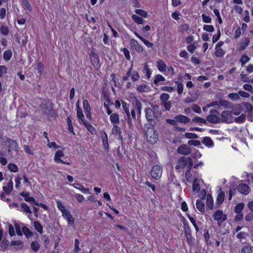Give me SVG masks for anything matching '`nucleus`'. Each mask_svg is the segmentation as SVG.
<instances>
[{"mask_svg":"<svg viewBox=\"0 0 253 253\" xmlns=\"http://www.w3.org/2000/svg\"><path fill=\"white\" fill-rule=\"evenodd\" d=\"M192 166L193 160L191 158L181 157L178 159L175 169L179 171L180 169H183L186 167L189 172Z\"/></svg>","mask_w":253,"mask_h":253,"instance_id":"obj_1","label":"nucleus"},{"mask_svg":"<svg viewBox=\"0 0 253 253\" xmlns=\"http://www.w3.org/2000/svg\"><path fill=\"white\" fill-rule=\"evenodd\" d=\"M40 108L45 115L52 116L54 114L52 103L49 99L43 100L40 105Z\"/></svg>","mask_w":253,"mask_h":253,"instance_id":"obj_2","label":"nucleus"},{"mask_svg":"<svg viewBox=\"0 0 253 253\" xmlns=\"http://www.w3.org/2000/svg\"><path fill=\"white\" fill-rule=\"evenodd\" d=\"M146 137L149 143L154 144L158 140V134L155 129L153 127H148L146 131Z\"/></svg>","mask_w":253,"mask_h":253,"instance_id":"obj_3","label":"nucleus"},{"mask_svg":"<svg viewBox=\"0 0 253 253\" xmlns=\"http://www.w3.org/2000/svg\"><path fill=\"white\" fill-rule=\"evenodd\" d=\"M219 113L215 109H211L210 115L206 118V120L211 123L217 124L220 122Z\"/></svg>","mask_w":253,"mask_h":253,"instance_id":"obj_4","label":"nucleus"},{"mask_svg":"<svg viewBox=\"0 0 253 253\" xmlns=\"http://www.w3.org/2000/svg\"><path fill=\"white\" fill-rule=\"evenodd\" d=\"M213 218L214 220L218 221V224L220 225V223L225 221L227 219L226 215L223 213L222 210L216 211L213 215Z\"/></svg>","mask_w":253,"mask_h":253,"instance_id":"obj_5","label":"nucleus"},{"mask_svg":"<svg viewBox=\"0 0 253 253\" xmlns=\"http://www.w3.org/2000/svg\"><path fill=\"white\" fill-rule=\"evenodd\" d=\"M163 172L162 168L159 165H155L152 169L151 175L155 179L161 178Z\"/></svg>","mask_w":253,"mask_h":253,"instance_id":"obj_6","label":"nucleus"},{"mask_svg":"<svg viewBox=\"0 0 253 253\" xmlns=\"http://www.w3.org/2000/svg\"><path fill=\"white\" fill-rule=\"evenodd\" d=\"M5 143L8 144V152L9 153L11 150L18 152L19 146L16 140L6 138Z\"/></svg>","mask_w":253,"mask_h":253,"instance_id":"obj_7","label":"nucleus"},{"mask_svg":"<svg viewBox=\"0 0 253 253\" xmlns=\"http://www.w3.org/2000/svg\"><path fill=\"white\" fill-rule=\"evenodd\" d=\"M64 156L63 152L61 150H58L56 152L54 157V161L57 163H61L63 164H66L67 165H71V161H64L63 160L61 159V158Z\"/></svg>","mask_w":253,"mask_h":253,"instance_id":"obj_8","label":"nucleus"},{"mask_svg":"<svg viewBox=\"0 0 253 253\" xmlns=\"http://www.w3.org/2000/svg\"><path fill=\"white\" fill-rule=\"evenodd\" d=\"M232 112L224 111L221 114L220 122H231Z\"/></svg>","mask_w":253,"mask_h":253,"instance_id":"obj_9","label":"nucleus"},{"mask_svg":"<svg viewBox=\"0 0 253 253\" xmlns=\"http://www.w3.org/2000/svg\"><path fill=\"white\" fill-rule=\"evenodd\" d=\"M238 192L243 195H247L250 192V189L249 186L245 183H241L237 187Z\"/></svg>","mask_w":253,"mask_h":253,"instance_id":"obj_10","label":"nucleus"},{"mask_svg":"<svg viewBox=\"0 0 253 253\" xmlns=\"http://www.w3.org/2000/svg\"><path fill=\"white\" fill-rule=\"evenodd\" d=\"M177 151L179 154L187 155L191 153V150L188 146L183 144L178 147Z\"/></svg>","mask_w":253,"mask_h":253,"instance_id":"obj_11","label":"nucleus"},{"mask_svg":"<svg viewBox=\"0 0 253 253\" xmlns=\"http://www.w3.org/2000/svg\"><path fill=\"white\" fill-rule=\"evenodd\" d=\"M129 43L132 48H133L138 52H141L143 51V47L139 45L138 42L134 39H131Z\"/></svg>","mask_w":253,"mask_h":253,"instance_id":"obj_12","label":"nucleus"},{"mask_svg":"<svg viewBox=\"0 0 253 253\" xmlns=\"http://www.w3.org/2000/svg\"><path fill=\"white\" fill-rule=\"evenodd\" d=\"M91 62L94 67H98L100 66L99 59L98 56L94 52L92 51L90 55Z\"/></svg>","mask_w":253,"mask_h":253,"instance_id":"obj_13","label":"nucleus"},{"mask_svg":"<svg viewBox=\"0 0 253 253\" xmlns=\"http://www.w3.org/2000/svg\"><path fill=\"white\" fill-rule=\"evenodd\" d=\"M224 192L221 190L219 192L216 201V208H218L220 205L223 203L224 200Z\"/></svg>","mask_w":253,"mask_h":253,"instance_id":"obj_14","label":"nucleus"},{"mask_svg":"<svg viewBox=\"0 0 253 253\" xmlns=\"http://www.w3.org/2000/svg\"><path fill=\"white\" fill-rule=\"evenodd\" d=\"M62 215L64 218L67 220L69 224H74L75 220L74 218L68 210H67L66 211H64V212L62 213Z\"/></svg>","mask_w":253,"mask_h":253,"instance_id":"obj_15","label":"nucleus"},{"mask_svg":"<svg viewBox=\"0 0 253 253\" xmlns=\"http://www.w3.org/2000/svg\"><path fill=\"white\" fill-rule=\"evenodd\" d=\"M145 116L148 121H152L155 119V115L153 110L150 108H146L145 110Z\"/></svg>","mask_w":253,"mask_h":253,"instance_id":"obj_16","label":"nucleus"},{"mask_svg":"<svg viewBox=\"0 0 253 253\" xmlns=\"http://www.w3.org/2000/svg\"><path fill=\"white\" fill-rule=\"evenodd\" d=\"M174 119L176 120L177 122L183 123V124H187L190 122V119L183 115H178L174 117Z\"/></svg>","mask_w":253,"mask_h":253,"instance_id":"obj_17","label":"nucleus"},{"mask_svg":"<svg viewBox=\"0 0 253 253\" xmlns=\"http://www.w3.org/2000/svg\"><path fill=\"white\" fill-rule=\"evenodd\" d=\"M112 132L113 134L118 135L120 140H123V137L122 135V131L118 125H114L112 129Z\"/></svg>","mask_w":253,"mask_h":253,"instance_id":"obj_18","label":"nucleus"},{"mask_svg":"<svg viewBox=\"0 0 253 253\" xmlns=\"http://www.w3.org/2000/svg\"><path fill=\"white\" fill-rule=\"evenodd\" d=\"M250 42V39L248 37L242 40L240 43L239 47L238 48L239 50H244L249 45Z\"/></svg>","mask_w":253,"mask_h":253,"instance_id":"obj_19","label":"nucleus"},{"mask_svg":"<svg viewBox=\"0 0 253 253\" xmlns=\"http://www.w3.org/2000/svg\"><path fill=\"white\" fill-rule=\"evenodd\" d=\"M20 195L24 198L25 201L27 202L32 203L34 204L36 202L35 199L33 197H30V193L29 192H23L20 193Z\"/></svg>","mask_w":253,"mask_h":253,"instance_id":"obj_20","label":"nucleus"},{"mask_svg":"<svg viewBox=\"0 0 253 253\" xmlns=\"http://www.w3.org/2000/svg\"><path fill=\"white\" fill-rule=\"evenodd\" d=\"M70 185L74 188L79 189L84 194H87L89 193V189L84 188L80 183L76 182Z\"/></svg>","mask_w":253,"mask_h":253,"instance_id":"obj_21","label":"nucleus"},{"mask_svg":"<svg viewBox=\"0 0 253 253\" xmlns=\"http://www.w3.org/2000/svg\"><path fill=\"white\" fill-rule=\"evenodd\" d=\"M241 253H253V247L250 243H247L242 247Z\"/></svg>","mask_w":253,"mask_h":253,"instance_id":"obj_22","label":"nucleus"},{"mask_svg":"<svg viewBox=\"0 0 253 253\" xmlns=\"http://www.w3.org/2000/svg\"><path fill=\"white\" fill-rule=\"evenodd\" d=\"M110 120L111 123L114 125H118L120 123L119 116L117 113H114L111 114L110 117Z\"/></svg>","mask_w":253,"mask_h":253,"instance_id":"obj_23","label":"nucleus"},{"mask_svg":"<svg viewBox=\"0 0 253 253\" xmlns=\"http://www.w3.org/2000/svg\"><path fill=\"white\" fill-rule=\"evenodd\" d=\"M202 142L208 147H212L214 145L213 141L209 137H204Z\"/></svg>","mask_w":253,"mask_h":253,"instance_id":"obj_24","label":"nucleus"},{"mask_svg":"<svg viewBox=\"0 0 253 253\" xmlns=\"http://www.w3.org/2000/svg\"><path fill=\"white\" fill-rule=\"evenodd\" d=\"M207 207L211 210L213 209V201L211 194H208L207 196Z\"/></svg>","mask_w":253,"mask_h":253,"instance_id":"obj_25","label":"nucleus"},{"mask_svg":"<svg viewBox=\"0 0 253 253\" xmlns=\"http://www.w3.org/2000/svg\"><path fill=\"white\" fill-rule=\"evenodd\" d=\"M2 189L4 193L9 195L13 190V182L12 181H9L7 186H3Z\"/></svg>","mask_w":253,"mask_h":253,"instance_id":"obj_26","label":"nucleus"},{"mask_svg":"<svg viewBox=\"0 0 253 253\" xmlns=\"http://www.w3.org/2000/svg\"><path fill=\"white\" fill-rule=\"evenodd\" d=\"M157 67L160 72H164L166 70V64L162 60H160L157 61Z\"/></svg>","mask_w":253,"mask_h":253,"instance_id":"obj_27","label":"nucleus"},{"mask_svg":"<svg viewBox=\"0 0 253 253\" xmlns=\"http://www.w3.org/2000/svg\"><path fill=\"white\" fill-rule=\"evenodd\" d=\"M101 139L104 149H108L109 147L108 135L107 134L105 131L104 132L103 134L101 136Z\"/></svg>","mask_w":253,"mask_h":253,"instance_id":"obj_28","label":"nucleus"},{"mask_svg":"<svg viewBox=\"0 0 253 253\" xmlns=\"http://www.w3.org/2000/svg\"><path fill=\"white\" fill-rule=\"evenodd\" d=\"M149 87L146 85H145V84H142V85H139L137 86V90L140 92V93H142V92H148L149 90Z\"/></svg>","mask_w":253,"mask_h":253,"instance_id":"obj_29","label":"nucleus"},{"mask_svg":"<svg viewBox=\"0 0 253 253\" xmlns=\"http://www.w3.org/2000/svg\"><path fill=\"white\" fill-rule=\"evenodd\" d=\"M12 53L11 50L7 49L4 52L3 54V58L4 60H5L6 61H8L10 59V58L12 57Z\"/></svg>","mask_w":253,"mask_h":253,"instance_id":"obj_30","label":"nucleus"},{"mask_svg":"<svg viewBox=\"0 0 253 253\" xmlns=\"http://www.w3.org/2000/svg\"><path fill=\"white\" fill-rule=\"evenodd\" d=\"M196 204L197 209L200 211L204 212L205 211V205L200 200H197Z\"/></svg>","mask_w":253,"mask_h":253,"instance_id":"obj_31","label":"nucleus"},{"mask_svg":"<svg viewBox=\"0 0 253 253\" xmlns=\"http://www.w3.org/2000/svg\"><path fill=\"white\" fill-rule=\"evenodd\" d=\"M34 226L36 230L39 232L40 233L42 234L43 232V229H42V226L41 224V223L37 221H36L34 222Z\"/></svg>","mask_w":253,"mask_h":253,"instance_id":"obj_32","label":"nucleus"},{"mask_svg":"<svg viewBox=\"0 0 253 253\" xmlns=\"http://www.w3.org/2000/svg\"><path fill=\"white\" fill-rule=\"evenodd\" d=\"M31 248L34 252H37L40 248V245L39 243L35 241L32 242Z\"/></svg>","mask_w":253,"mask_h":253,"instance_id":"obj_33","label":"nucleus"},{"mask_svg":"<svg viewBox=\"0 0 253 253\" xmlns=\"http://www.w3.org/2000/svg\"><path fill=\"white\" fill-rule=\"evenodd\" d=\"M21 207L22 210L21 211L26 212L27 213H31L32 211L29 207V206L25 203H22L21 204Z\"/></svg>","mask_w":253,"mask_h":253,"instance_id":"obj_34","label":"nucleus"},{"mask_svg":"<svg viewBox=\"0 0 253 253\" xmlns=\"http://www.w3.org/2000/svg\"><path fill=\"white\" fill-rule=\"evenodd\" d=\"M225 53V51L221 48H217L215 47V55L216 57H219L223 56Z\"/></svg>","mask_w":253,"mask_h":253,"instance_id":"obj_35","label":"nucleus"},{"mask_svg":"<svg viewBox=\"0 0 253 253\" xmlns=\"http://www.w3.org/2000/svg\"><path fill=\"white\" fill-rule=\"evenodd\" d=\"M135 110L136 113L137 114V116L139 117L141 114V111L142 109V104L140 102L137 101L135 105Z\"/></svg>","mask_w":253,"mask_h":253,"instance_id":"obj_36","label":"nucleus"},{"mask_svg":"<svg viewBox=\"0 0 253 253\" xmlns=\"http://www.w3.org/2000/svg\"><path fill=\"white\" fill-rule=\"evenodd\" d=\"M165 81V78L161 75L158 74L155 76V79L154 81V83L155 84H157L160 82Z\"/></svg>","mask_w":253,"mask_h":253,"instance_id":"obj_37","label":"nucleus"},{"mask_svg":"<svg viewBox=\"0 0 253 253\" xmlns=\"http://www.w3.org/2000/svg\"><path fill=\"white\" fill-rule=\"evenodd\" d=\"M244 207V204L243 203H239L236 206L234 211L237 213H241L242 211L243 210Z\"/></svg>","mask_w":253,"mask_h":253,"instance_id":"obj_38","label":"nucleus"},{"mask_svg":"<svg viewBox=\"0 0 253 253\" xmlns=\"http://www.w3.org/2000/svg\"><path fill=\"white\" fill-rule=\"evenodd\" d=\"M192 188L194 191L198 192L200 190V186L197 179H195L193 181Z\"/></svg>","mask_w":253,"mask_h":253,"instance_id":"obj_39","label":"nucleus"},{"mask_svg":"<svg viewBox=\"0 0 253 253\" xmlns=\"http://www.w3.org/2000/svg\"><path fill=\"white\" fill-rule=\"evenodd\" d=\"M132 18L133 20L138 24H141L144 21V20L141 17L135 14L132 15Z\"/></svg>","mask_w":253,"mask_h":253,"instance_id":"obj_40","label":"nucleus"},{"mask_svg":"<svg viewBox=\"0 0 253 253\" xmlns=\"http://www.w3.org/2000/svg\"><path fill=\"white\" fill-rule=\"evenodd\" d=\"M189 29V26L187 24H181L178 28V32L183 33L184 31H187Z\"/></svg>","mask_w":253,"mask_h":253,"instance_id":"obj_41","label":"nucleus"},{"mask_svg":"<svg viewBox=\"0 0 253 253\" xmlns=\"http://www.w3.org/2000/svg\"><path fill=\"white\" fill-rule=\"evenodd\" d=\"M169 95L167 93H162L160 97V100L162 103L167 101L169 98Z\"/></svg>","mask_w":253,"mask_h":253,"instance_id":"obj_42","label":"nucleus"},{"mask_svg":"<svg viewBox=\"0 0 253 253\" xmlns=\"http://www.w3.org/2000/svg\"><path fill=\"white\" fill-rule=\"evenodd\" d=\"M8 168L9 170L13 172H16L18 170V167L13 163H10L8 165Z\"/></svg>","mask_w":253,"mask_h":253,"instance_id":"obj_43","label":"nucleus"},{"mask_svg":"<svg viewBox=\"0 0 253 253\" xmlns=\"http://www.w3.org/2000/svg\"><path fill=\"white\" fill-rule=\"evenodd\" d=\"M228 97L231 99L237 101L240 99L239 94L238 93H231L228 94Z\"/></svg>","mask_w":253,"mask_h":253,"instance_id":"obj_44","label":"nucleus"},{"mask_svg":"<svg viewBox=\"0 0 253 253\" xmlns=\"http://www.w3.org/2000/svg\"><path fill=\"white\" fill-rule=\"evenodd\" d=\"M250 58L246 54H243L240 58L242 66H243L246 63L249 61Z\"/></svg>","mask_w":253,"mask_h":253,"instance_id":"obj_45","label":"nucleus"},{"mask_svg":"<svg viewBox=\"0 0 253 253\" xmlns=\"http://www.w3.org/2000/svg\"><path fill=\"white\" fill-rule=\"evenodd\" d=\"M130 76L131 79L133 82L137 81L140 78L139 74L137 71H133L132 73L131 72Z\"/></svg>","mask_w":253,"mask_h":253,"instance_id":"obj_46","label":"nucleus"},{"mask_svg":"<svg viewBox=\"0 0 253 253\" xmlns=\"http://www.w3.org/2000/svg\"><path fill=\"white\" fill-rule=\"evenodd\" d=\"M219 104L220 106L225 107V108H229L230 103L226 100L220 98L219 99Z\"/></svg>","mask_w":253,"mask_h":253,"instance_id":"obj_47","label":"nucleus"},{"mask_svg":"<svg viewBox=\"0 0 253 253\" xmlns=\"http://www.w3.org/2000/svg\"><path fill=\"white\" fill-rule=\"evenodd\" d=\"M57 204V208L62 212V213L66 211L67 210L65 209L64 206L62 204L61 202L59 200L56 201Z\"/></svg>","mask_w":253,"mask_h":253,"instance_id":"obj_48","label":"nucleus"},{"mask_svg":"<svg viewBox=\"0 0 253 253\" xmlns=\"http://www.w3.org/2000/svg\"><path fill=\"white\" fill-rule=\"evenodd\" d=\"M192 121L194 122H197L200 124H206V120L205 119L200 118L199 117H195L194 118L192 119Z\"/></svg>","mask_w":253,"mask_h":253,"instance_id":"obj_49","label":"nucleus"},{"mask_svg":"<svg viewBox=\"0 0 253 253\" xmlns=\"http://www.w3.org/2000/svg\"><path fill=\"white\" fill-rule=\"evenodd\" d=\"M133 66V65L132 63L131 64L130 67L128 69V70L127 71V73L126 74V75L123 77V80L124 81H127L128 80L129 77L130 76V75L131 74V72H132V71Z\"/></svg>","mask_w":253,"mask_h":253,"instance_id":"obj_50","label":"nucleus"},{"mask_svg":"<svg viewBox=\"0 0 253 253\" xmlns=\"http://www.w3.org/2000/svg\"><path fill=\"white\" fill-rule=\"evenodd\" d=\"M135 12L137 14L139 15L140 16L143 17H146L147 16V12L142 9H137L135 10Z\"/></svg>","mask_w":253,"mask_h":253,"instance_id":"obj_51","label":"nucleus"},{"mask_svg":"<svg viewBox=\"0 0 253 253\" xmlns=\"http://www.w3.org/2000/svg\"><path fill=\"white\" fill-rule=\"evenodd\" d=\"M83 107L84 112H89L91 111V108L87 100H85L84 101Z\"/></svg>","mask_w":253,"mask_h":253,"instance_id":"obj_52","label":"nucleus"},{"mask_svg":"<svg viewBox=\"0 0 253 253\" xmlns=\"http://www.w3.org/2000/svg\"><path fill=\"white\" fill-rule=\"evenodd\" d=\"M1 33L3 35H7L9 33V30L6 26L2 25L0 27Z\"/></svg>","mask_w":253,"mask_h":253,"instance_id":"obj_53","label":"nucleus"},{"mask_svg":"<svg viewBox=\"0 0 253 253\" xmlns=\"http://www.w3.org/2000/svg\"><path fill=\"white\" fill-rule=\"evenodd\" d=\"M177 91L179 95L181 94L183 90V85L181 83L176 82Z\"/></svg>","mask_w":253,"mask_h":253,"instance_id":"obj_54","label":"nucleus"},{"mask_svg":"<svg viewBox=\"0 0 253 253\" xmlns=\"http://www.w3.org/2000/svg\"><path fill=\"white\" fill-rule=\"evenodd\" d=\"M162 104L164 105L166 111H169L172 107V103L170 101L165 102Z\"/></svg>","mask_w":253,"mask_h":253,"instance_id":"obj_55","label":"nucleus"},{"mask_svg":"<svg viewBox=\"0 0 253 253\" xmlns=\"http://www.w3.org/2000/svg\"><path fill=\"white\" fill-rule=\"evenodd\" d=\"M144 71L146 73V75L148 79L150 78L151 75V71L150 69L149 68L148 65L147 64H145L144 67Z\"/></svg>","mask_w":253,"mask_h":253,"instance_id":"obj_56","label":"nucleus"},{"mask_svg":"<svg viewBox=\"0 0 253 253\" xmlns=\"http://www.w3.org/2000/svg\"><path fill=\"white\" fill-rule=\"evenodd\" d=\"M185 136L188 139H196L198 138V136L196 134L189 132L185 133Z\"/></svg>","mask_w":253,"mask_h":253,"instance_id":"obj_57","label":"nucleus"},{"mask_svg":"<svg viewBox=\"0 0 253 253\" xmlns=\"http://www.w3.org/2000/svg\"><path fill=\"white\" fill-rule=\"evenodd\" d=\"M80 242L78 239H76L75 240V249L74 250V252L75 253H78L80 251V248L79 247Z\"/></svg>","mask_w":253,"mask_h":253,"instance_id":"obj_58","label":"nucleus"},{"mask_svg":"<svg viewBox=\"0 0 253 253\" xmlns=\"http://www.w3.org/2000/svg\"><path fill=\"white\" fill-rule=\"evenodd\" d=\"M203 30L209 32H212L214 31V28L212 25H205Z\"/></svg>","mask_w":253,"mask_h":253,"instance_id":"obj_59","label":"nucleus"},{"mask_svg":"<svg viewBox=\"0 0 253 253\" xmlns=\"http://www.w3.org/2000/svg\"><path fill=\"white\" fill-rule=\"evenodd\" d=\"M188 144L189 145L194 146H199L201 144V142L199 140H190L188 141Z\"/></svg>","mask_w":253,"mask_h":253,"instance_id":"obj_60","label":"nucleus"},{"mask_svg":"<svg viewBox=\"0 0 253 253\" xmlns=\"http://www.w3.org/2000/svg\"><path fill=\"white\" fill-rule=\"evenodd\" d=\"M77 117L80 120H83L84 118V115L83 114L82 110L78 106L77 107Z\"/></svg>","mask_w":253,"mask_h":253,"instance_id":"obj_61","label":"nucleus"},{"mask_svg":"<svg viewBox=\"0 0 253 253\" xmlns=\"http://www.w3.org/2000/svg\"><path fill=\"white\" fill-rule=\"evenodd\" d=\"M243 88L247 91L250 92L252 93H253V86L250 84H245L243 85Z\"/></svg>","mask_w":253,"mask_h":253,"instance_id":"obj_62","label":"nucleus"},{"mask_svg":"<svg viewBox=\"0 0 253 253\" xmlns=\"http://www.w3.org/2000/svg\"><path fill=\"white\" fill-rule=\"evenodd\" d=\"M7 68L4 65H0V77L3 76V75L7 73Z\"/></svg>","mask_w":253,"mask_h":253,"instance_id":"obj_63","label":"nucleus"},{"mask_svg":"<svg viewBox=\"0 0 253 253\" xmlns=\"http://www.w3.org/2000/svg\"><path fill=\"white\" fill-rule=\"evenodd\" d=\"M203 21L205 23H211V18L210 16L206 15L204 14L202 15Z\"/></svg>","mask_w":253,"mask_h":253,"instance_id":"obj_64","label":"nucleus"}]
</instances>
